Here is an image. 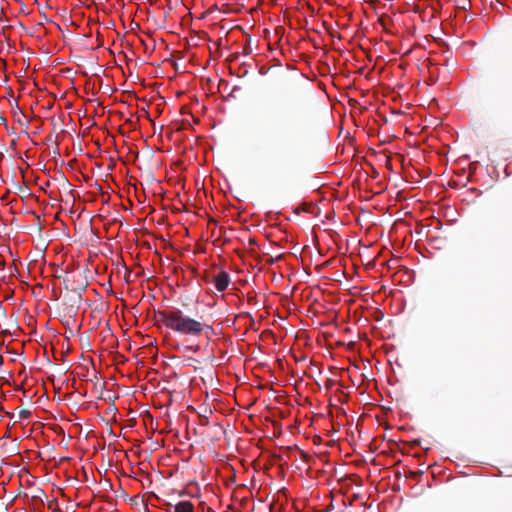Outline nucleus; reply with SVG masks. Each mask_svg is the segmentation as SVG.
Masks as SVG:
<instances>
[{"label": "nucleus", "mask_w": 512, "mask_h": 512, "mask_svg": "<svg viewBox=\"0 0 512 512\" xmlns=\"http://www.w3.org/2000/svg\"><path fill=\"white\" fill-rule=\"evenodd\" d=\"M213 283L215 285V288L219 292H222L228 287L230 283V276L226 271H220L213 277Z\"/></svg>", "instance_id": "2"}, {"label": "nucleus", "mask_w": 512, "mask_h": 512, "mask_svg": "<svg viewBox=\"0 0 512 512\" xmlns=\"http://www.w3.org/2000/svg\"><path fill=\"white\" fill-rule=\"evenodd\" d=\"M251 53V50H245V54Z\"/></svg>", "instance_id": "6"}, {"label": "nucleus", "mask_w": 512, "mask_h": 512, "mask_svg": "<svg viewBox=\"0 0 512 512\" xmlns=\"http://www.w3.org/2000/svg\"><path fill=\"white\" fill-rule=\"evenodd\" d=\"M31 411L28 410V409H21L19 412H18V418L20 420H24V419H28L30 416H31Z\"/></svg>", "instance_id": "4"}, {"label": "nucleus", "mask_w": 512, "mask_h": 512, "mask_svg": "<svg viewBox=\"0 0 512 512\" xmlns=\"http://www.w3.org/2000/svg\"><path fill=\"white\" fill-rule=\"evenodd\" d=\"M200 349V346L199 345H189V346H186L185 347V350L187 351H191V352H198Z\"/></svg>", "instance_id": "5"}, {"label": "nucleus", "mask_w": 512, "mask_h": 512, "mask_svg": "<svg viewBox=\"0 0 512 512\" xmlns=\"http://www.w3.org/2000/svg\"><path fill=\"white\" fill-rule=\"evenodd\" d=\"M155 318L176 333L192 338H198L204 332L213 330L212 326L185 315L180 309L157 311Z\"/></svg>", "instance_id": "1"}, {"label": "nucleus", "mask_w": 512, "mask_h": 512, "mask_svg": "<svg viewBox=\"0 0 512 512\" xmlns=\"http://www.w3.org/2000/svg\"><path fill=\"white\" fill-rule=\"evenodd\" d=\"M174 512H194V506L190 501H180L173 506Z\"/></svg>", "instance_id": "3"}]
</instances>
